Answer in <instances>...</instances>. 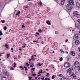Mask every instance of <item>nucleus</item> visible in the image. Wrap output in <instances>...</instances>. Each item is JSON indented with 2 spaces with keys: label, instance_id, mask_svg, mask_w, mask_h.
<instances>
[{
  "label": "nucleus",
  "instance_id": "obj_21",
  "mask_svg": "<svg viewBox=\"0 0 80 80\" xmlns=\"http://www.w3.org/2000/svg\"><path fill=\"white\" fill-rule=\"evenodd\" d=\"M24 68H25V70H27V68L26 66H24Z\"/></svg>",
  "mask_w": 80,
  "mask_h": 80
},
{
  "label": "nucleus",
  "instance_id": "obj_24",
  "mask_svg": "<svg viewBox=\"0 0 80 80\" xmlns=\"http://www.w3.org/2000/svg\"><path fill=\"white\" fill-rule=\"evenodd\" d=\"M59 76L61 77H63V75L62 74H60L59 75Z\"/></svg>",
  "mask_w": 80,
  "mask_h": 80
},
{
  "label": "nucleus",
  "instance_id": "obj_9",
  "mask_svg": "<svg viewBox=\"0 0 80 80\" xmlns=\"http://www.w3.org/2000/svg\"><path fill=\"white\" fill-rule=\"evenodd\" d=\"M75 43H76V45H77L79 44L80 43V42H79V41H77L76 42H75Z\"/></svg>",
  "mask_w": 80,
  "mask_h": 80
},
{
  "label": "nucleus",
  "instance_id": "obj_50",
  "mask_svg": "<svg viewBox=\"0 0 80 80\" xmlns=\"http://www.w3.org/2000/svg\"><path fill=\"white\" fill-rule=\"evenodd\" d=\"M16 15H18V16H19V15H18V14H17V13L16 14Z\"/></svg>",
  "mask_w": 80,
  "mask_h": 80
},
{
  "label": "nucleus",
  "instance_id": "obj_27",
  "mask_svg": "<svg viewBox=\"0 0 80 80\" xmlns=\"http://www.w3.org/2000/svg\"><path fill=\"white\" fill-rule=\"evenodd\" d=\"M78 22L79 23L80 25V19H78L77 20Z\"/></svg>",
  "mask_w": 80,
  "mask_h": 80
},
{
  "label": "nucleus",
  "instance_id": "obj_23",
  "mask_svg": "<svg viewBox=\"0 0 80 80\" xmlns=\"http://www.w3.org/2000/svg\"><path fill=\"white\" fill-rule=\"evenodd\" d=\"M42 2H39V5H40L41 6H42Z\"/></svg>",
  "mask_w": 80,
  "mask_h": 80
},
{
  "label": "nucleus",
  "instance_id": "obj_16",
  "mask_svg": "<svg viewBox=\"0 0 80 80\" xmlns=\"http://www.w3.org/2000/svg\"><path fill=\"white\" fill-rule=\"evenodd\" d=\"M55 78V75H53L52 76V79H54Z\"/></svg>",
  "mask_w": 80,
  "mask_h": 80
},
{
  "label": "nucleus",
  "instance_id": "obj_6",
  "mask_svg": "<svg viewBox=\"0 0 80 80\" xmlns=\"http://www.w3.org/2000/svg\"><path fill=\"white\" fill-rule=\"evenodd\" d=\"M78 34H76L74 36V40H78Z\"/></svg>",
  "mask_w": 80,
  "mask_h": 80
},
{
  "label": "nucleus",
  "instance_id": "obj_61",
  "mask_svg": "<svg viewBox=\"0 0 80 80\" xmlns=\"http://www.w3.org/2000/svg\"><path fill=\"white\" fill-rule=\"evenodd\" d=\"M48 80H50V79L49 78H48Z\"/></svg>",
  "mask_w": 80,
  "mask_h": 80
},
{
  "label": "nucleus",
  "instance_id": "obj_47",
  "mask_svg": "<svg viewBox=\"0 0 80 80\" xmlns=\"http://www.w3.org/2000/svg\"><path fill=\"white\" fill-rule=\"evenodd\" d=\"M68 42V39H66V42Z\"/></svg>",
  "mask_w": 80,
  "mask_h": 80
},
{
  "label": "nucleus",
  "instance_id": "obj_62",
  "mask_svg": "<svg viewBox=\"0 0 80 80\" xmlns=\"http://www.w3.org/2000/svg\"><path fill=\"white\" fill-rule=\"evenodd\" d=\"M44 78H45L44 77H43V78H42V80H44Z\"/></svg>",
  "mask_w": 80,
  "mask_h": 80
},
{
  "label": "nucleus",
  "instance_id": "obj_35",
  "mask_svg": "<svg viewBox=\"0 0 80 80\" xmlns=\"http://www.w3.org/2000/svg\"><path fill=\"white\" fill-rule=\"evenodd\" d=\"M35 68H32L31 70H33V71H35Z\"/></svg>",
  "mask_w": 80,
  "mask_h": 80
},
{
  "label": "nucleus",
  "instance_id": "obj_11",
  "mask_svg": "<svg viewBox=\"0 0 80 80\" xmlns=\"http://www.w3.org/2000/svg\"><path fill=\"white\" fill-rule=\"evenodd\" d=\"M2 80H7V78H6V77L5 76H4L2 78Z\"/></svg>",
  "mask_w": 80,
  "mask_h": 80
},
{
  "label": "nucleus",
  "instance_id": "obj_54",
  "mask_svg": "<svg viewBox=\"0 0 80 80\" xmlns=\"http://www.w3.org/2000/svg\"><path fill=\"white\" fill-rule=\"evenodd\" d=\"M14 60H15V59H17V58H14Z\"/></svg>",
  "mask_w": 80,
  "mask_h": 80
},
{
  "label": "nucleus",
  "instance_id": "obj_55",
  "mask_svg": "<svg viewBox=\"0 0 80 80\" xmlns=\"http://www.w3.org/2000/svg\"><path fill=\"white\" fill-rule=\"evenodd\" d=\"M33 57H34V55H32V58H33Z\"/></svg>",
  "mask_w": 80,
  "mask_h": 80
},
{
  "label": "nucleus",
  "instance_id": "obj_51",
  "mask_svg": "<svg viewBox=\"0 0 80 80\" xmlns=\"http://www.w3.org/2000/svg\"><path fill=\"white\" fill-rule=\"evenodd\" d=\"M13 67H14V68L16 67V65H14V66H13Z\"/></svg>",
  "mask_w": 80,
  "mask_h": 80
},
{
  "label": "nucleus",
  "instance_id": "obj_19",
  "mask_svg": "<svg viewBox=\"0 0 80 80\" xmlns=\"http://www.w3.org/2000/svg\"><path fill=\"white\" fill-rule=\"evenodd\" d=\"M70 71L68 69L67 70V72L68 73H70Z\"/></svg>",
  "mask_w": 80,
  "mask_h": 80
},
{
  "label": "nucleus",
  "instance_id": "obj_64",
  "mask_svg": "<svg viewBox=\"0 0 80 80\" xmlns=\"http://www.w3.org/2000/svg\"><path fill=\"white\" fill-rule=\"evenodd\" d=\"M78 56H79V57H80V53L79 54H78Z\"/></svg>",
  "mask_w": 80,
  "mask_h": 80
},
{
  "label": "nucleus",
  "instance_id": "obj_38",
  "mask_svg": "<svg viewBox=\"0 0 80 80\" xmlns=\"http://www.w3.org/2000/svg\"><path fill=\"white\" fill-rule=\"evenodd\" d=\"M61 51V52H62L63 53H65V52L63 51H62V49H61V51Z\"/></svg>",
  "mask_w": 80,
  "mask_h": 80
},
{
  "label": "nucleus",
  "instance_id": "obj_48",
  "mask_svg": "<svg viewBox=\"0 0 80 80\" xmlns=\"http://www.w3.org/2000/svg\"><path fill=\"white\" fill-rule=\"evenodd\" d=\"M62 2H65V0H62Z\"/></svg>",
  "mask_w": 80,
  "mask_h": 80
},
{
  "label": "nucleus",
  "instance_id": "obj_40",
  "mask_svg": "<svg viewBox=\"0 0 80 80\" xmlns=\"http://www.w3.org/2000/svg\"><path fill=\"white\" fill-rule=\"evenodd\" d=\"M25 8H28V6H25Z\"/></svg>",
  "mask_w": 80,
  "mask_h": 80
},
{
  "label": "nucleus",
  "instance_id": "obj_7",
  "mask_svg": "<svg viewBox=\"0 0 80 80\" xmlns=\"http://www.w3.org/2000/svg\"><path fill=\"white\" fill-rule=\"evenodd\" d=\"M71 55L72 56H75V53L74 51H72L71 53Z\"/></svg>",
  "mask_w": 80,
  "mask_h": 80
},
{
  "label": "nucleus",
  "instance_id": "obj_52",
  "mask_svg": "<svg viewBox=\"0 0 80 80\" xmlns=\"http://www.w3.org/2000/svg\"><path fill=\"white\" fill-rule=\"evenodd\" d=\"M30 67H33V65H30Z\"/></svg>",
  "mask_w": 80,
  "mask_h": 80
},
{
  "label": "nucleus",
  "instance_id": "obj_56",
  "mask_svg": "<svg viewBox=\"0 0 80 80\" xmlns=\"http://www.w3.org/2000/svg\"><path fill=\"white\" fill-rule=\"evenodd\" d=\"M67 80H70V78H68Z\"/></svg>",
  "mask_w": 80,
  "mask_h": 80
},
{
  "label": "nucleus",
  "instance_id": "obj_8",
  "mask_svg": "<svg viewBox=\"0 0 80 80\" xmlns=\"http://www.w3.org/2000/svg\"><path fill=\"white\" fill-rule=\"evenodd\" d=\"M72 79H76L77 78L76 77V75H73L72 76Z\"/></svg>",
  "mask_w": 80,
  "mask_h": 80
},
{
  "label": "nucleus",
  "instance_id": "obj_60",
  "mask_svg": "<svg viewBox=\"0 0 80 80\" xmlns=\"http://www.w3.org/2000/svg\"><path fill=\"white\" fill-rule=\"evenodd\" d=\"M19 50L20 51H22V49L21 48L19 49Z\"/></svg>",
  "mask_w": 80,
  "mask_h": 80
},
{
  "label": "nucleus",
  "instance_id": "obj_17",
  "mask_svg": "<svg viewBox=\"0 0 80 80\" xmlns=\"http://www.w3.org/2000/svg\"><path fill=\"white\" fill-rule=\"evenodd\" d=\"M65 79H66V78L65 77L62 78L60 79L61 80H65Z\"/></svg>",
  "mask_w": 80,
  "mask_h": 80
},
{
  "label": "nucleus",
  "instance_id": "obj_15",
  "mask_svg": "<svg viewBox=\"0 0 80 80\" xmlns=\"http://www.w3.org/2000/svg\"><path fill=\"white\" fill-rule=\"evenodd\" d=\"M5 47H6L7 49H8V45L7 44H5Z\"/></svg>",
  "mask_w": 80,
  "mask_h": 80
},
{
  "label": "nucleus",
  "instance_id": "obj_26",
  "mask_svg": "<svg viewBox=\"0 0 80 80\" xmlns=\"http://www.w3.org/2000/svg\"><path fill=\"white\" fill-rule=\"evenodd\" d=\"M40 73H42V72H41L40 71H39L38 73V74L39 75H41V74H40Z\"/></svg>",
  "mask_w": 80,
  "mask_h": 80
},
{
  "label": "nucleus",
  "instance_id": "obj_42",
  "mask_svg": "<svg viewBox=\"0 0 80 80\" xmlns=\"http://www.w3.org/2000/svg\"><path fill=\"white\" fill-rule=\"evenodd\" d=\"M20 12L19 11H18V14H20Z\"/></svg>",
  "mask_w": 80,
  "mask_h": 80
},
{
  "label": "nucleus",
  "instance_id": "obj_29",
  "mask_svg": "<svg viewBox=\"0 0 80 80\" xmlns=\"http://www.w3.org/2000/svg\"><path fill=\"white\" fill-rule=\"evenodd\" d=\"M63 60V58L62 57H61L60 60V62H62Z\"/></svg>",
  "mask_w": 80,
  "mask_h": 80
},
{
  "label": "nucleus",
  "instance_id": "obj_33",
  "mask_svg": "<svg viewBox=\"0 0 80 80\" xmlns=\"http://www.w3.org/2000/svg\"><path fill=\"white\" fill-rule=\"evenodd\" d=\"M32 60H33L34 61L35 58H32Z\"/></svg>",
  "mask_w": 80,
  "mask_h": 80
},
{
  "label": "nucleus",
  "instance_id": "obj_1",
  "mask_svg": "<svg viewBox=\"0 0 80 80\" xmlns=\"http://www.w3.org/2000/svg\"><path fill=\"white\" fill-rule=\"evenodd\" d=\"M73 15L74 17H76L77 18L80 17V15L78 14V12L77 11H74L73 12Z\"/></svg>",
  "mask_w": 80,
  "mask_h": 80
},
{
  "label": "nucleus",
  "instance_id": "obj_31",
  "mask_svg": "<svg viewBox=\"0 0 80 80\" xmlns=\"http://www.w3.org/2000/svg\"><path fill=\"white\" fill-rule=\"evenodd\" d=\"M36 75H37V74H32V76H33V77H35V76H36Z\"/></svg>",
  "mask_w": 80,
  "mask_h": 80
},
{
  "label": "nucleus",
  "instance_id": "obj_43",
  "mask_svg": "<svg viewBox=\"0 0 80 80\" xmlns=\"http://www.w3.org/2000/svg\"><path fill=\"white\" fill-rule=\"evenodd\" d=\"M14 70V68H12L10 69V70Z\"/></svg>",
  "mask_w": 80,
  "mask_h": 80
},
{
  "label": "nucleus",
  "instance_id": "obj_41",
  "mask_svg": "<svg viewBox=\"0 0 80 80\" xmlns=\"http://www.w3.org/2000/svg\"><path fill=\"white\" fill-rule=\"evenodd\" d=\"M36 35H39V33H38V32H36Z\"/></svg>",
  "mask_w": 80,
  "mask_h": 80
},
{
  "label": "nucleus",
  "instance_id": "obj_30",
  "mask_svg": "<svg viewBox=\"0 0 80 80\" xmlns=\"http://www.w3.org/2000/svg\"><path fill=\"white\" fill-rule=\"evenodd\" d=\"M28 78L29 79V80H31V79H32V77H28Z\"/></svg>",
  "mask_w": 80,
  "mask_h": 80
},
{
  "label": "nucleus",
  "instance_id": "obj_25",
  "mask_svg": "<svg viewBox=\"0 0 80 80\" xmlns=\"http://www.w3.org/2000/svg\"><path fill=\"white\" fill-rule=\"evenodd\" d=\"M9 55H10V54H7V58H8V57H9Z\"/></svg>",
  "mask_w": 80,
  "mask_h": 80
},
{
  "label": "nucleus",
  "instance_id": "obj_2",
  "mask_svg": "<svg viewBox=\"0 0 80 80\" xmlns=\"http://www.w3.org/2000/svg\"><path fill=\"white\" fill-rule=\"evenodd\" d=\"M66 8L68 10H72V8H73V6L72 5H70V4H67L66 6Z\"/></svg>",
  "mask_w": 80,
  "mask_h": 80
},
{
  "label": "nucleus",
  "instance_id": "obj_13",
  "mask_svg": "<svg viewBox=\"0 0 80 80\" xmlns=\"http://www.w3.org/2000/svg\"><path fill=\"white\" fill-rule=\"evenodd\" d=\"M46 23L48 25H51V23H50V22L49 21H46Z\"/></svg>",
  "mask_w": 80,
  "mask_h": 80
},
{
  "label": "nucleus",
  "instance_id": "obj_20",
  "mask_svg": "<svg viewBox=\"0 0 80 80\" xmlns=\"http://www.w3.org/2000/svg\"><path fill=\"white\" fill-rule=\"evenodd\" d=\"M42 30L41 29L39 30L38 32H39L40 33H42Z\"/></svg>",
  "mask_w": 80,
  "mask_h": 80
},
{
  "label": "nucleus",
  "instance_id": "obj_58",
  "mask_svg": "<svg viewBox=\"0 0 80 80\" xmlns=\"http://www.w3.org/2000/svg\"><path fill=\"white\" fill-rule=\"evenodd\" d=\"M35 79H37V78H38L37 77H35Z\"/></svg>",
  "mask_w": 80,
  "mask_h": 80
},
{
  "label": "nucleus",
  "instance_id": "obj_59",
  "mask_svg": "<svg viewBox=\"0 0 80 80\" xmlns=\"http://www.w3.org/2000/svg\"><path fill=\"white\" fill-rule=\"evenodd\" d=\"M14 65H16V63L15 62L14 63Z\"/></svg>",
  "mask_w": 80,
  "mask_h": 80
},
{
  "label": "nucleus",
  "instance_id": "obj_5",
  "mask_svg": "<svg viewBox=\"0 0 80 80\" xmlns=\"http://www.w3.org/2000/svg\"><path fill=\"white\" fill-rule=\"evenodd\" d=\"M68 3L70 5H74V2L73 0H69L68 1Z\"/></svg>",
  "mask_w": 80,
  "mask_h": 80
},
{
  "label": "nucleus",
  "instance_id": "obj_44",
  "mask_svg": "<svg viewBox=\"0 0 80 80\" xmlns=\"http://www.w3.org/2000/svg\"><path fill=\"white\" fill-rule=\"evenodd\" d=\"M19 68H23V67H22V66H20Z\"/></svg>",
  "mask_w": 80,
  "mask_h": 80
},
{
  "label": "nucleus",
  "instance_id": "obj_3",
  "mask_svg": "<svg viewBox=\"0 0 80 80\" xmlns=\"http://www.w3.org/2000/svg\"><path fill=\"white\" fill-rule=\"evenodd\" d=\"M74 66L76 68H78V67H80V63L78 61H76L74 63Z\"/></svg>",
  "mask_w": 80,
  "mask_h": 80
},
{
  "label": "nucleus",
  "instance_id": "obj_22",
  "mask_svg": "<svg viewBox=\"0 0 80 80\" xmlns=\"http://www.w3.org/2000/svg\"><path fill=\"white\" fill-rule=\"evenodd\" d=\"M3 34L2 33V31H0V35H2Z\"/></svg>",
  "mask_w": 80,
  "mask_h": 80
},
{
  "label": "nucleus",
  "instance_id": "obj_53",
  "mask_svg": "<svg viewBox=\"0 0 80 80\" xmlns=\"http://www.w3.org/2000/svg\"><path fill=\"white\" fill-rule=\"evenodd\" d=\"M79 50L80 52V47L79 48Z\"/></svg>",
  "mask_w": 80,
  "mask_h": 80
},
{
  "label": "nucleus",
  "instance_id": "obj_46",
  "mask_svg": "<svg viewBox=\"0 0 80 80\" xmlns=\"http://www.w3.org/2000/svg\"><path fill=\"white\" fill-rule=\"evenodd\" d=\"M33 42L34 43H35V42H36V41H33Z\"/></svg>",
  "mask_w": 80,
  "mask_h": 80
},
{
  "label": "nucleus",
  "instance_id": "obj_39",
  "mask_svg": "<svg viewBox=\"0 0 80 80\" xmlns=\"http://www.w3.org/2000/svg\"><path fill=\"white\" fill-rule=\"evenodd\" d=\"M38 65H39L40 67V66H42V64H41L40 63H38Z\"/></svg>",
  "mask_w": 80,
  "mask_h": 80
},
{
  "label": "nucleus",
  "instance_id": "obj_4",
  "mask_svg": "<svg viewBox=\"0 0 80 80\" xmlns=\"http://www.w3.org/2000/svg\"><path fill=\"white\" fill-rule=\"evenodd\" d=\"M64 66L66 68H68L70 67V63H67V62H66L64 64Z\"/></svg>",
  "mask_w": 80,
  "mask_h": 80
},
{
  "label": "nucleus",
  "instance_id": "obj_28",
  "mask_svg": "<svg viewBox=\"0 0 80 80\" xmlns=\"http://www.w3.org/2000/svg\"><path fill=\"white\" fill-rule=\"evenodd\" d=\"M26 65L27 67H28V66H29V64L28 63H26Z\"/></svg>",
  "mask_w": 80,
  "mask_h": 80
},
{
  "label": "nucleus",
  "instance_id": "obj_36",
  "mask_svg": "<svg viewBox=\"0 0 80 80\" xmlns=\"http://www.w3.org/2000/svg\"><path fill=\"white\" fill-rule=\"evenodd\" d=\"M25 47H26V44H25L24 45V46H22V48H25Z\"/></svg>",
  "mask_w": 80,
  "mask_h": 80
},
{
  "label": "nucleus",
  "instance_id": "obj_34",
  "mask_svg": "<svg viewBox=\"0 0 80 80\" xmlns=\"http://www.w3.org/2000/svg\"><path fill=\"white\" fill-rule=\"evenodd\" d=\"M7 27H5L4 28V30H7Z\"/></svg>",
  "mask_w": 80,
  "mask_h": 80
},
{
  "label": "nucleus",
  "instance_id": "obj_18",
  "mask_svg": "<svg viewBox=\"0 0 80 80\" xmlns=\"http://www.w3.org/2000/svg\"><path fill=\"white\" fill-rule=\"evenodd\" d=\"M69 71H72L73 70V68H71L68 69Z\"/></svg>",
  "mask_w": 80,
  "mask_h": 80
},
{
  "label": "nucleus",
  "instance_id": "obj_32",
  "mask_svg": "<svg viewBox=\"0 0 80 80\" xmlns=\"http://www.w3.org/2000/svg\"><path fill=\"white\" fill-rule=\"evenodd\" d=\"M24 27V28H25V25H24V24H23L22 25V28H23Z\"/></svg>",
  "mask_w": 80,
  "mask_h": 80
},
{
  "label": "nucleus",
  "instance_id": "obj_14",
  "mask_svg": "<svg viewBox=\"0 0 80 80\" xmlns=\"http://www.w3.org/2000/svg\"><path fill=\"white\" fill-rule=\"evenodd\" d=\"M64 3H65V2L62 1L61 2V5H63Z\"/></svg>",
  "mask_w": 80,
  "mask_h": 80
},
{
  "label": "nucleus",
  "instance_id": "obj_45",
  "mask_svg": "<svg viewBox=\"0 0 80 80\" xmlns=\"http://www.w3.org/2000/svg\"><path fill=\"white\" fill-rule=\"evenodd\" d=\"M41 72L42 73H43L42 71V69H41Z\"/></svg>",
  "mask_w": 80,
  "mask_h": 80
},
{
  "label": "nucleus",
  "instance_id": "obj_10",
  "mask_svg": "<svg viewBox=\"0 0 80 80\" xmlns=\"http://www.w3.org/2000/svg\"><path fill=\"white\" fill-rule=\"evenodd\" d=\"M76 6L79 7V8H80V4L78 2L76 3Z\"/></svg>",
  "mask_w": 80,
  "mask_h": 80
},
{
  "label": "nucleus",
  "instance_id": "obj_63",
  "mask_svg": "<svg viewBox=\"0 0 80 80\" xmlns=\"http://www.w3.org/2000/svg\"><path fill=\"white\" fill-rule=\"evenodd\" d=\"M42 44L43 45V42H42Z\"/></svg>",
  "mask_w": 80,
  "mask_h": 80
},
{
  "label": "nucleus",
  "instance_id": "obj_37",
  "mask_svg": "<svg viewBox=\"0 0 80 80\" xmlns=\"http://www.w3.org/2000/svg\"><path fill=\"white\" fill-rule=\"evenodd\" d=\"M1 22L2 23H5V20H2Z\"/></svg>",
  "mask_w": 80,
  "mask_h": 80
},
{
  "label": "nucleus",
  "instance_id": "obj_57",
  "mask_svg": "<svg viewBox=\"0 0 80 80\" xmlns=\"http://www.w3.org/2000/svg\"><path fill=\"white\" fill-rule=\"evenodd\" d=\"M79 72H80V67L79 68V69L78 70Z\"/></svg>",
  "mask_w": 80,
  "mask_h": 80
},
{
  "label": "nucleus",
  "instance_id": "obj_12",
  "mask_svg": "<svg viewBox=\"0 0 80 80\" xmlns=\"http://www.w3.org/2000/svg\"><path fill=\"white\" fill-rule=\"evenodd\" d=\"M69 75L71 76H73V72H70L69 73Z\"/></svg>",
  "mask_w": 80,
  "mask_h": 80
},
{
  "label": "nucleus",
  "instance_id": "obj_49",
  "mask_svg": "<svg viewBox=\"0 0 80 80\" xmlns=\"http://www.w3.org/2000/svg\"><path fill=\"white\" fill-rule=\"evenodd\" d=\"M11 50H13V48H11Z\"/></svg>",
  "mask_w": 80,
  "mask_h": 80
}]
</instances>
